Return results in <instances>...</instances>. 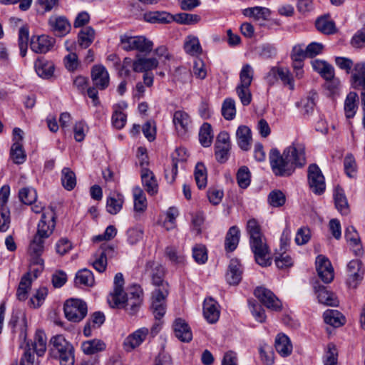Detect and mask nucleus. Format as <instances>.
<instances>
[{
  "label": "nucleus",
  "mask_w": 365,
  "mask_h": 365,
  "mask_svg": "<svg viewBox=\"0 0 365 365\" xmlns=\"http://www.w3.org/2000/svg\"><path fill=\"white\" fill-rule=\"evenodd\" d=\"M269 163L273 173L279 177H289L296 168L306 164L305 146L303 143L294 142L282 153L273 148L269 153Z\"/></svg>",
  "instance_id": "1"
},
{
  "label": "nucleus",
  "mask_w": 365,
  "mask_h": 365,
  "mask_svg": "<svg viewBox=\"0 0 365 365\" xmlns=\"http://www.w3.org/2000/svg\"><path fill=\"white\" fill-rule=\"evenodd\" d=\"M118 46L126 52H135L136 55L147 56L153 50L154 43L145 36L123 34L119 36Z\"/></svg>",
  "instance_id": "2"
},
{
  "label": "nucleus",
  "mask_w": 365,
  "mask_h": 365,
  "mask_svg": "<svg viewBox=\"0 0 365 365\" xmlns=\"http://www.w3.org/2000/svg\"><path fill=\"white\" fill-rule=\"evenodd\" d=\"M143 292L139 285L134 284L130 287L126 293L120 297V301L123 303L119 305L111 304L112 307L125 308L130 315L135 314L143 302Z\"/></svg>",
  "instance_id": "3"
},
{
  "label": "nucleus",
  "mask_w": 365,
  "mask_h": 365,
  "mask_svg": "<svg viewBox=\"0 0 365 365\" xmlns=\"http://www.w3.org/2000/svg\"><path fill=\"white\" fill-rule=\"evenodd\" d=\"M53 347L51 351L59 359L60 365H74L73 346L63 336L57 335L51 339Z\"/></svg>",
  "instance_id": "4"
},
{
  "label": "nucleus",
  "mask_w": 365,
  "mask_h": 365,
  "mask_svg": "<svg viewBox=\"0 0 365 365\" xmlns=\"http://www.w3.org/2000/svg\"><path fill=\"white\" fill-rule=\"evenodd\" d=\"M63 309L66 319L73 322H81L85 318L88 312L86 303L78 299L66 300Z\"/></svg>",
  "instance_id": "5"
},
{
  "label": "nucleus",
  "mask_w": 365,
  "mask_h": 365,
  "mask_svg": "<svg viewBox=\"0 0 365 365\" xmlns=\"http://www.w3.org/2000/svg\"><path fill=\"white\" fill-rule=\"evenodd\" d=\"M56 215L53 207H48L43 211L38 223L37 232L35 235L47 239L53 233L56 227Z\"/></svg>",
  "instance_id": "6"
},
{
  "label": "nucleus",
  "mask_w": 365,
  "mask_h": 365,
  "mask_svg": "<svg viewBox=\"0 0 365 365\" xmlns=\"http://www.w3.org/2000/svg\"><path fill=\"white\" fill-rule=\"evenodd\" d=\"M250 247L255 255L256 262L267 267L271 264L269 249L264 236L250 240Z\"/></svg>",
  "instance_id": "7"
},
{
  "label": "nucleus",
  "mask_w": 365,
  "mask_h": 365,
  "mask_svg": "<svg viewBox=\"0 0 365 365\" xmlns=\"http://www.w3.org/2000/svg\"><path fill=\"white\" fill-rule=\"evenodd\" d=\"M308 184L310 190L316 195L323 194L326 189L324 177L316 164H312L307 170Z\"/></svg>",
  "instance_id": "8"
},
{
  "label": "nucleus",
  "mask_w": 365,
  "mask_h": 365,
  "mask_svg": "<svg viewBox=\"0 0 365 365\" xmlns=\"http://www.w3.org/2000/svg\"><path fill=\"white\" fill-rule=\"evenodd\" d=\"M45 238L34 235L33 240L29 247V254L30 256V262L31 264L40 266V269L34 270V277H37V272H41L43 269L44 261L41 258V255L44 250Z\"/></svg>",
  "instance_id": "9"
},
{
  "label": "nucleus",
  "mask_w": 365,
  "mask_h": 365,
  "mask_svg": "<svg viewBox=\"0 0 365 365\" xmlns=\"http://www.w3.org/2000/svg\"><path fill=\"white\" fill-rule=\"evenodd\" d=\"M364 267L361 260H351L346 267V283L349 287L356 288L362 281L364 275Z\"/></svg>",
  "instance_id": "10"
},
{
  "label": "nucleus",
  "mask_w": 365,
  "mask_h": 365,
  "mask_svg": "<svg viewBox=\"0 0 365 365\" xmlns=\"http://www.w3.org/2000/svg\"><path fill=\"white\" fill-rule=\"evenodd\" d=\"M230 148L229 133L226 131H221L217 136L215 145L216 160L220 163L226 162L229 158Z\"/></svg>",
  "instance_id": "11"
},
{
  "label": "nucleus",
  "mask_w": 365,
  "mask_h": 365,
  "mask_svg": "<svg viewBox=\"0 0 365 365\" xmlns=\"http://www.w3.org/2000/svg\"><path fill=\"white\" fill-rule=\"evenodd\" d=\"M168 295V289L157 288L153 292L151 308L153 314L157 319H161L165 314V300Z\"/></svg>",
  "instance_id": "12"
},
{
  "label": "nucleus",
  "mask_w": 365,
  "mask_h": 365,
  "mask_svg": "<svg viewBox=\"0 0 365 365\" xmlns=\"http://www.w3.org/2000/svg\"><path fill=\"white\" fill-rule=\"evenodd\" d=\"M254 294L267 308L274 311L281 309L282 303L280 300L269 289L259 287L255 289Z\"/></svg>",
  "instance_id": "13"
},
{
  "label": "nucleus",
  "mask_w": 365,
  "mask_h": 365,
  "mask_svg": "<svg viewBox=\"0 0 365 365\" xmlns=\"http://www.w3.org/2000/svg\"><path fill=\"white\" fill-rule=\"evenodd\" d=\"M50 31L58 37L66 36L71 29L68 20L63 16H51L48 21Z\"/></svg>",
  "instance_id": "14"
},
{
  "label": "nucleus",
  "mask_w": 365,
  "mask_h": 365,
  "mask_svg": "<svg viewBox=\"0 0 365 365\" xmlns=\"http://www.w3.org/2000/svg\"><path fill=\"white\" fill-rule=\"evenodd\" d=\"M145 272L151 277L153 284L163 289V287L168 289V283L165 282L163 277L165 275L164 267L158 262L150 261L146 264Z\"/></svg>",
  "instance_id": "15"
},
{
  "label": "nucleus",
  "mask_w": 365,
  "mask_h": 365,
  "mask_svg": "<svg viewBox=\"0 0 365 365\" xmlns=\"http://www.w3.org/2000/svg\"><path fill=\"white\" fill-rule=\"evenodd\" d=\"M159 61L155 57H146L141 54L135 55L133 58V71L135 73H145L156 69Z\"/></svg>",
  "instance_id": "16"
},
{
  "label": "nucleus",
  "mask_w": 365,
  "mask_h": 365,
  "mask_svg": "<svg viewBox=\"0 0 365 365\" xmlns=\"http://www.w3.org/2000/svg\"><path fill=\"white\" fill-rule=\"evenodd\" d=\"M316 269L319 277L326 284L334 279V269L330 261L323 255H319L316 259Z\"/></svg>",
  "instance_id": "17"
},
{
  "label": "nucleus",
  "mask_w": 365,
  "mask_h": 365,
  "mask_svg": "<svg viewBox=\"0 0 365 365\" xmlns=\"http://www.w3.org/2000/svg\"><path fill=\"white\" fill-rule=\"evenodd\" d=\"M92 82L99 90H105L110 83V76L107 69L102 65H95L91 69Z\"/></svg>",
  "instance_id": "18"
},
{
  "label": "nucleus",
  "mask_w": 365,
  "mask_h": 365,
  "mask_svg": "<svg viewBox=\"0 0 365 365\" xmlns=\"http://www.w3.org/2000/svg\"><path fill=\"white\" fill-rule=\"evenodd\" d=\"M313 287L318 299V302L320 304L330 307L338 306L339 300L332 292L328 290L324 286L321 285L318 282H315Z\"/></svg>",
  "instance_id": "19"
},
{
  "label": "nucleus",
  "mask_w": 365,
  "mask_h": 365,
  "mask_svg": "<svg viewBox=\"0 0 365 365\" xmlns=\"http://www.w3.org/2000/svg\"><path fill=\"white\" fill-rule=\"evenodd\" d=\"M55 43V39L47 36H34L30 42L31 49L36 53H46L50 51Z\"/></svg>",
  "instance_id": "20"
},
{
  "label": "nucleus",
  "mask_w": 365,
  "mask_h": 365,
  "mask_svg": "<svg viewBox=\"0 0 365 365\" xmlns=\"http://www.w3.org/2000/svg\"><path fill=\"white\" fill-rule=\"evenodd\" d=\"M148 329L143 327L129 334L124 340L123 346L126 351H131L139 346L148 334Z\"/></svg>",
  "instance_id": "21"
},
{
  "label": "nucleus",
  "mask_w": 365,
  "mask_h": 365,
  "mask_svg": "<svg viewBox=\"0 0 365 365\" xmlns=\"http://www.w3.org/2000/svg\"><path fill=\"white\" fill-rule=\"evenodd\" d=\"M345 238L354 254L357 257L361 256L364 253L361 242L358 232L353 226H349L346 229Z\"/></svg>",
  "instance_id": "22"
},
{
  "label": "nucleus",
  "mask_w": 365,
  "mask_h": 365,
  "mask_svg": "<svg viewBox=\"0 0 365 365\" xmlns=\"http://www.w3.org/2000/svg\"><path fill=\"white\" fill-rule=\"evenodd\" d=\"M175 336L183 342H189L192 339V334L187 323L182 319H176L173 323Z\"/></svg>",
  "instance_id": "23"
},
{
  "label": "nucleus",
  "mask_w": 365,
  "mask_h": 365,
  "mask_svg": "<svg viewBox=\"0 0 365 365\" xmlns=\"http://www.w3.org/2000/svg\"><path fill=\"white\" fill-rule=\"evenodd\" d=\"M34 68L38 76L48 79L53 75L54 64L43 57L38 58L34 63Z\"/></svg>",
  "instance_id": "24"
},
{
  "label": "nucleus",
  "mask_w": 365,
  "mask_h": 365,
  "mask_svg": "<svg viewBox=\"0 0 365 365\" xmlns=\"http://www.w3.org/2000/svg\"><path fill=\"white\" fill-rule=\"evenodd\" d=\"M141 180L146 192L150 195H154L158 192V183L153 173L148 168L141 170Z\"/></svg>",
  "instance_id": "25"
},
{
  "label": "nucleus",
  "mask_w": 365,
  "mask_h": 365,
  "mask_svg": "<svg viewBox=\"0 0 365 365\" xmlns=\"http://www.w3.org/2000/svg\"><path fill=\"white\" fill-rule=\"evenodd\" d=\"M313 69L319 73L327 81H331L334 77L333 66L327 61L315 59L312 61Z\"/></svg>",
  "instance_id": "26"
},
{
  "label": "nucleus",
  "mask_w": 365,
  "mask_h": 365,
  "mask_svg": "<svg viewBox=\"0 0 365 365\" xmlns=\"http://www.w3.org/2000/svg\"><path fill=\"white\" fill-rule=\"evenodd\" d=\"M173 123L178 133L185 134L191 123L190 115L183 110H177L173 115Z\"/></svg>",
  "instance_id": "27"
},
{
  "label": "nucleus",
  "mask_w": 365,
  "mask_h": 365,
  "mask_svg": "<svg viewBox=\"0 0 365 365\" xmlns=\"http://www.w3.org/2000/svg\"><path fill=\"white\" fill-rule=\"evenodd\" d=\"M123 285L124 279L123 274L121 273H117L114 277L113 292L110 293L108 298L110 304H114L115 305H119L123 303V301H120V297L124 293Z\"/></svg>",
  "instance_id": "28"
},
{
  "label": "nucleus",
  "mask_w": 365,
  "mask_h": 365,
  "mask_svg": "<svg viewBox=\"0 0 365 365\" xmlns=\"http://www.w3.org/2000/svg\"><path fill=\"white\" fill-rule=\"evenodd\" d=\"M203 315L210 324L215 323L220 317L217 303L212 298L206 299L203 303Z\"/></svg>",
  "instance_id": "29"
},
{
  "label": "nucleus",
  "mask_w": 365,
  "mask_h": 365,
  "mask_svg": "<svg viewBox=\"0 0 365 365\" xmlns=\"http://www.w3.org/2000/svg\"><path fill=\"white\" fill-rule=\"evenodd\" d=\"M237 144L243 150H248L252 141L251 130L246 125H240L236 131Z\"/></svg>",
  "instance_id": "30"
},
{
  "label": "nucleus",
  "mask_w": 365,
  "mask_h": 365,
  "mask_svg": "<svg viewBox=\"0 0 365 365\" xmlns=\"http://www.w3.org/2000/svg\"><path fill=\"white\" fill-rule=\"evenodd\" d=\"M275 349L282 356H287L292 351V345L289 337L284 334H279L276 336Z\"/></svg>",
  "instance_id": "31"
},
{
  "label": "nucleus",
  "mask_w": 365,
  "mask_h": 365,
  "mask_svg": "<svg viewBox=\"0 0 365 365\" xmlns=\"http://www.w3.org/2000/svg\"><path fill=\"white\" fill-rule=\"evenodd\" d=\"M143 19L151 24H168L172 21L173 15L165 11H148L144 14Z\"/></svg>",
  "instance_id": "32"
},
{
  "label": "nucleus",
  "mask_w": 365,
  "mask_h": 365,
  "mask_svg": "<svg viewBox=\"0 0 365 365\" xmlns=\"http://www.w3.org/2000/svg\"><path fill=\"white\" fill-rule=\"evenodd\" d=\"M240 230L237 226H232L227 232L225 248L227 252L234 251L240 242Z\"/></svg>",
  "instance_id": "33"
},
{
  "label": "nucleus",
  "mask_w": 365,
  "mask_h": 365,
  "mask_svg": "<svg viewBox=\"0 0 365 365\" xmlns=\"http://www.w3.org/2000/svg\"><path fill=\"white\" fill-rule=\"evenodd\" d=\"M334 199L335 207L341 215H347L349 212V207L345 196L344 190L337 186L334 189Z\"/></svg>",
  "instance_id": "34"
},
{
  "label": "nucleus",
  "mask_w": 365,
  "mask_h": 365,
  "mask_svg": "<svg viewBox=\"0 0 365 365\" xmlns=\"http://www.w3.org/2000/svg\"><path fill=\"white\" fill-rule=\"evenodd\" d=\"M271 73L277 76L283 84L288 86L290 90L294 89V83L290 71L284 67L272 68Z\"/></svg>",
  "instance_id": "35"
},
{
  "label": "nucleus",
  "mask_w": 365,
  "mask_h": 365,
  "mask_svg": "<svg viewBox=\"0 0 365 365\" xmlns=\"http://www.w3.org/2000/svg\"><path fill=\"white\" fill-rule=\"evenodd\" d=\"M124 197L119 192L114 193L107 198V211L111 215H116L122 209Z\"/></svg>",
  "instance_id": "36"
},
{
  "label": "nucleus",
  "mask_w": 365,
  "mask_h": 365,
  "mask_svg": "<svg viewBox=\"0 0 365 365\" xmlns=\"http://www.w3.org/2000/svg\"><path fill=\"white\" fill-rule=\"evenodd\" d=\"M358 95L355 92H350L344 101V112L347 118H352L358 109Z\"/></svg>",
  "instance_id": "37"
},
{
  "label": "nucleus",
  "mask_w": 365,
  "mask_h": 365,
  "mask_svg": "<svg viewBox=\"0 0 365 365\" xmlns=\"http://www.w3.org/2000/svg\"><path fill=\"white\" fill-rule=\"evenodd\" d=\"M244 15L253 18L255 21H263L269 19L271 11L268 8L255 6L245 9Z\"/></svg>",
  "instance_id": "38"
},
{
  "label": "nucleus",
  "mask_w": 365,
  "mask_h": 365,
  "mask_svg": "<svg viewBox=\"0 0 365 365\" xmlns=\"http://www.w3.org/2000/svg\"><path fill=\"white\" fill-rule=\"evenodd\" d=\"M324 321L334 327H339L344 324V317L337 310L327 309L324 313Z\"/></svg>",
  "instance_id": "39"
},
{
  "label": "nucleus",
  "mask_w": 365,
  "mask_h": 365,
  "mask_svg": "<svg viewBox=\"0 0 365 365\" xmlns=\"http://www.w3.org/2000/svg\"><path fill=\"white\" fill-rule=\"evenodd\" d=\"M237 261L232 260L226 274V279L230 284L236 285L242 279V271Z\"/></svg>",
  "instance_id": "40"
},
{
  "label": "nucleus",
  "mask_w": 365,
  "mask_h": 365,
  "mask_svg": "<svg viewBox=\"0 0 365 365\" xmlns=\"http://www.w3.org/2000/svg\"><path fill=\"white\" fill-rule=\"evenodd\" d=\"M95 31L93 28L87 26L81 29L78 36L79 46L83 48H88L93 41Z\"/></svg>",
  "instance_id": "41"
},
{
  "label": "nucleus",
  "mask_w": 365,
  "mask_h": 365,
  "mask_svg": "<svg viewBox=\"0 0 365 365\" xmlns=\"http://www.w3.org/2000/svg\"><path fill=\"white\" fill-rule=\"evenodd\" d=\"M134 210L135 212H144L147 208V200L143 190L139 187L133 189Z\"/></svg>",
  "instance_id": "42"
},
{
  "label": "nucleus",
  "mask_w": 365,
  "mask_h": 365,
  "mask_svg": "<svg viewBox=\"0 0 365 365\" xmlns=\"http://www.w3.org/2000/svg\"><path fill=\"white\" fill-rule=\"evenodd\" d=\"M83 351L86 354H94L106 349L105 343L100 339H92L84 341L81 346Z\"/></svg>",
  "instance_id": "43"
},
{
  "label": "nucleus",
  "mask_w": 365,
  "mask_h": 365,
  "mask_svg": "<svg viewBox=\"0 0 365 365\" xmlns=\"http://www.w3.org/2000/svg\"><path fill=\"white\" fill-rule=\"evenodd\" d=\"M32 349L38 356L44 354L46 350V336L42 331H37L35 334L34 341L31 344Z\"/></svg>",
  "instance_id": "44"
},
{
  "label": "nucleus",
  "mask_w": 365,
  "mask_h": 365,
  "mask_svg": "<svg viewBox=\"0 0 365 365\" xmlns=\"http://www.w3.org/2000/svg\"><path fill=\"white\" fill-rule=\"evenodd\" d=\"M94 284V277L91 271L87 269L79 270L75 278V284L76 286L91 287Z\"/></svg>",
  "instance_id": "45"
},
{
  "label": "nucleus",
  "mask_w": 365,
  "mask_h": 365,
  "mask_svg": "<svg viewBox=\"0 0 365 365\" xmlns=\"http://www.w3.org/2000/svg\"><path fill=\"white\" fill-rule=\"evenodd\" d=\"M10 157L15 164H22L26 159L23 144L13 143L10 150Z\"/></svg>",
  "instance_id": "46"
},
{
  "label": "nucleus",
  "mask_w": 365,
  "mask_h": 365,
  "mask_svg": "<svg viewBox=\"0 0 365 365\" xmlns=\"http://www.w3.org/2000/svg\"><path fill=\"white\" fill-rule=\"evenodd\" d=\"M61 182L67 190H72L76 185L75 173L68 168H64L61 171Z\"/></svg>",
  "instance_id": "47"
},
{
  "label": "nucleus",
  "mask_w": 365,
  "mask_h": 365,
  "mask_svg": "<svg viewBox=\"0 0 365 365\" xmlns=\"http://www.w3.org/2000/svg\"><path fill=\"white\" fill-rule=\"evenodd\" d=\"M195 179L199 189H203L206 187L207 182V170L202 163H197L195 166Z\"/></svg>",
  "instance_id": "48"
},
{
  "label": "nucleus",
  "mask_w": 365,
  "mask_h": 365,
  "mask_svg": "<svg viewBox=\"0 0 365 365\" xmlns=\"http://www.w3.org/2000/svg\"><path fill=\"white\" fill-rule=\"evenodd\" d=\"M31 286V279L30 274L27 273L22 277L16 292V296L19 300L23 301L27 298L28 291L30 289Z\"/></svg>",
  "instance_id": "49"
},
{
  "label": "nucleus",
  "mask_w": 365,
  "mask_h": 365,
  "mask_svg": "<svg viewBox=\"0 0 365 365\" xmlns=\"http://www.w3.org/2000/svg\"><path fill=\"white\" fill-rule=\"evenodd\" d=\"M212 138L211 125L207 123H204L199 132V140L201 145L204 147L210 146Z\"/></svg>",
  "instance_id": "50"
},
{
  "label": "nucleus",
  "mask_w": 365,
  "mask_h": 365,
  "mask_svg": "<svg viewBox=\"0 0 365 365\" xmlns=\"http://www.w3.org/2000/svg\"><path fill=\"white\" fill-rule=\"evenodd\" d=\"M200 17L197 14L180 13L173 16L172 21H174L180 24L192 25L200 21Z\"/></svg>",
  "instance_id": "51"
},
{
  "label": "nucleus",
  "mask_w": 365,
  "mask_h": 365,
  "mask_svg": "<svg viewBox=\"0 0 365 365\" xmlns=\"http://www.w3.org/2000/svg\"><path fill=\"white\" fill-rule=\"evenodd\" d=\"M317 96V93L312 91L306 98L302 99L299 103L298 106L302 108L304 114H309L313 112Z\"/></svg>",
  "instance_id": "52"
},
{
  "label": "nucleus",
  "mask_w": 365,
  "mask_h": 365,
  "mask_svg": "<svg viewBox=\"0 0 365 365\" xmlns=\"http://www.w3.org/2000/svg\"><path fill=\"white\" fill-rule=\"evenodd\" d=\"M315 25L318 31L325 34H331L335 31L334 23L327 17L317 19Z\"/></svg>",
  "instance_id": "53"
},
{
  "label": "nucleus",
  "mask_w": 365,
  "mask_h": 365,
  "mask_svg": "<svg viewBox=\"0 0 365 365\" xmlns=\"http://www.w3.org/2000/svg\"><path fill=\"white\" fill-rule=\"evenodd\" d=\"M19 197L21 202L25 205H31L37 199V194L31 187H24L19 191Z\"/></svg>",
  "instance_id": "54"
},
{
  "label": "nucleus",
  "mask_w": 365,
  "mask_h": 365,
  "mask_svg": "<svg viewBox=\"0 0 365 365\" xmlns=\"http://www.w3.org/2000/svg\"><path fill=\"white\" fill-rule=\"evenodd\" d=\"M267 201L272 207H279L284 205L286 197L281 190H274L269 192Z\"/></svg>",
  "instance_id": "55"
},
{
  "label": "nucleus",
  "mask_w": 365,
  "mask_h": 365,
  "mask_svg": "<svg viewBox=\"0 0 365 365\" xmlns=\"http://www.w3.org/2000/svg\"><path fill=\"white\" fill-rule=\"evenodd\" d=\"M236 114L235 102L232 98H226L222 106V115L228 120H232Z\"/></svg>",
  "instance_id": "56"
},
{
  "label": "nucleus",
  "mask_w": 365,
  "mask_h": 365,
  "mask_svg": "<svg viewBox=\"0 0 365 365\" xmlns=\"http://www.w3.org/2000/svg\"><path fill=\"white\" fill-rule=\"evenodd\" d=\"M184 48L187 53L192 56H197L202 53L199 40L196 37H189L185 42Z\"/></svg>",
  "instance_id": "57"
},
{
  "label": "nucleus",
  "mask_w": 365,
  "mask_h": 365,
  "mask_svg": "<svg viewBox=\"0 0 365 365\" xmlns=\"http://www.w3.org/2000/svg\"><path fill=\"white\" fill-rule=\"evenodd\" d=\"M254 71L250 64H245L240 73V84L250 86L253 80Z\"/></svg>",
  "instance_id": "58"
},
{
  "label": "nucleus",
  "mask_w": 365,
  "mask_h": 365,
  "mask_svg": "<svg viewBox=\"0 0 365 365\" xmlns=\"http://www.w3.org/2000/svg\"><path fill=\"white\" fill-rule=\"evenodd\" d=\"M355 70L358 71L357 73H354L351 76L352 81L354 85V87H362V88L365 91V71L364 67L363 65L356 64L355 66Z\"/></svg>",
  "instance_id": "59"
},
{
  "label": "nucleus",
  "mask_w": 365,
  "mask_h": 365,
  "mask_svg": "<svg viewBox=\"0 0 365 365\" xmlns=\"http://www.w3.org/2000/svg\"><path fill=\"white\" fill-rule=\"evenodd\" d=\"M29 41V29L25 27H21L19 31V46L20 54L24 57L26 54Z\"/></svg>",
  "instance_id": "60"
},
{
  "label": "nucleus",
  "mask_w": 365,
  "mask_h": 365,
  "mask_svg": "<svg viewBox=\"0 0 365 365\" xmlns=\"http://www.w3.org/2000/svg\"><path fill=\"white\" fill-rule=\"evenodd\" d=\"M246 230L250 235V240L264 236L262 232L261 226L257 220L254 218L247 221Z\"/></svg>",
  "instance_id": "61"
},
{
  "label": "nucleus",
  "mask_w": 365,
  "mask_h": 365,
  "mask_svg": "<svg viewBox=\"0 0 365 365\" xmlns=\"http://www.w3.org/2000/svg\"><path fill=\"white\" fill-rule=\"evenodd\" d=\"M237 180L239 186L246 188L250 183V173L246 166L241 167L237 173Z\"/></svg>",
  "instance_id": "62"
},
{
  "label": "nucleus",
  "mask_w": 365,
  "mask_h": 365,
  "mask_svg": "<svg viewBox=\"0 0 365 365\" xmlns=\"http://www.w3.org/2000/svg\"><path fill=\"white\" fill-rule=\"evenodd\" d=\"M337 356L338 352L336 346L333 344H329L324 356V365H336Z\"/></svg>",
  "instance_id": "63"
},
{
  "label": "nucleus",
  "mask_w": 365,
  "mask_h": 365,
  "mask_svg": "<svg viewBox=\"0 0 365 365\" xmlns=\"http://www.w3.org/2000/svg\"><path fill=\"white\" fill-rule=\"evenodd\" d=\"M274 262L277 267L279 269H286L292 267L293 264L292 257L285 252L277 254Z\"/></svg>",
  "instance_id": "64"
}]
</instances>
